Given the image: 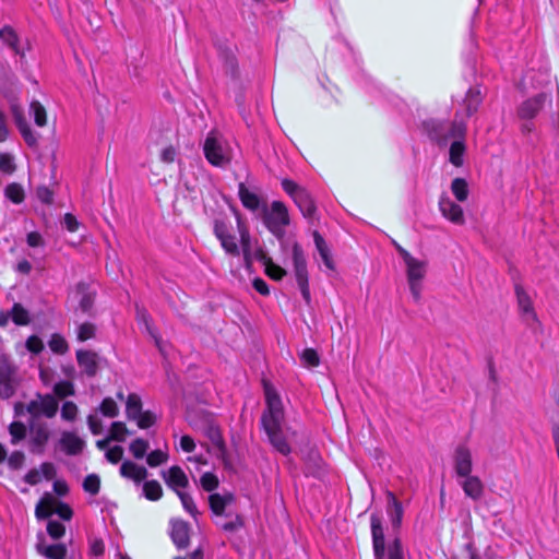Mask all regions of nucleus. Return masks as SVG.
<instances>
[{
	"label": "nucleus",
	"mask_w": 559,
	"mask_h": 559,
	"mask_svg": "<svg viewBox=\"0 0 559 559\" xmlns=\"http://www.w3.org/2000/svg\"><path fill=\"white\" fill-rule=\"evenodd\" d=\"M178 498L181 501L183 509L194 519L198 516L199 511L193 498L187 492H178Z\"/></svg>",
	"instance_id": "obj_47"
},
{
	"label": "nucleus",
	"mask_w": 559,
	"mask_h": 559,
	"mask_svg": "<svg viewBox=\"0 0 559 559\" xmlns=\"http://www.w3.org/2000/svg\"><path fill=\"white\" fill-rule=\"evenodd\" d=\"M99 412L105 417L115 418L119 414V408L112 397H105L99 405Z\"/></svg>",
	"instance_id": "obj_40"
},
{
	"label": "nucleus",
	"mask_w": 559,
	"mask_h": 559,
	"mask_svg": "<svg viewBox=\"0 0 559 559\" xmlns=\"http://www.w3.org/2000/svg\"><path fill=\"white\" fill-rule=\"evenodd\" d=\"M85 492L96 496L100 490V478L97 474H88L83 481Z\"/></svg>",
	"instance_id": "obj_41"
},
{
	"label": "nucleus",
	"mask_w": 559,
	"mask_h": 559,
	"mask_svg": "<svg viewBox=\"0 0 559 559\" xmlns=\"http://www.w3.org/2000/svg\"><path fill=\"white\" fill-rule=\"evenodd\" d=\"M58 401L55 396L47 395H37L35 400H32L27 406V413L31 415V418L40 419V417L51 418L58 412Z\"/></svg>",
	"instance_id": "obj_7"
},
{
	"label": "nucleus",
	"mask_w": 559,
	"mask_h": 559,
	"mask_svg": "<svg viewBox=\"0 0 559 559\" xmlns=\"http://www.w3.org/2000/svg\"><path fill=\"white\" fill-rule=\"evenodd\" d=\"M37 549L40 554L49 559H64L67 556V547L63 544H56L50 546L38 545Z\"/></svg>",
	"instance_id": "obj_33"
},
{
	"label": "nucleus",
	"mask_w": 559,
	"mask_h": 559,
	"mask_svg": "<svg viewBox=\"0 0 559 559\" xmlns=\"http://www.w3.org/2000/svg\"><path fill=\"white\" fill-rule=\"evenodd\" d=\"M237 228L240 236V252H242L245 264L250 266L252 264L251 236L239 214H237Z\"/></svg>",
	"instance_id": "obj_19"
},
{
	"label": "nucleus",
	"mask_w": 559,
	"mask_h": 559,
	"mask_svg": "<svg viewBox=\"0 0 559 559\" xmlns=\"http://www.w3.org/2000/svg\"><path fill=\"white\" fill-rule=\"evenodd\" d=\"M548 96L546 93H538L524 102H522L518 109L516 115L521 120H533L543 110Z\"/></svg>",
	"instance_id": "obj_10"
},
{
	"label": "nucleus",
	"mask_w": 559,
	"mask_h": 559,
	"mask_svg": "<svg viewBox=\"0 0 559 559\" xmlns=\"http://www.w3.org/2000/svg\"><path fill=\"white\" fill-rule=\"evenodd\" d=\"M130 452L132 455L140 460L143 459L147 449H148V442L144 440L143 438H136L130 443Z\"/></svg>",
	"instance_id": "obj_42"
},
{
	"label": "nucleus",
	"mask_w": 559,
	"mask_h": 559,
	"mask_svg": "<svg viewBox=\"0 0 559 559\" xmlns=\"http://www.w3.org/2000/svg\"><path fill=\"white\" fill-rule=\"evenodd\" d=\"M143 495L148 501H158L163 497L162 485L155 479L144 481Z\"/></svg>",
	"instance_id": "obj_31"
},
{
	"label": "nucleus",
	"mask_w": 559,
	"mask_h": 559,
	"mask_svg": "<svg viewBox=\"0 0 559 559\" xmlns=\"http://www.w3.org/2000/svg\"><path fill=\"white\" fill-rule=\"evenodd\" d=\"M514 293L516 296L519 312L522 319L526 322V324L531 326L533 324L539 325L540 322L534 309L532 298L526 293L521 283H514Z\"/></svg>",
	"instance_id": "obj_9"
},
{
	"label": "nucleus",
	"mask_w": 559,
	"mask_h": 559,
	"mask_svg": "<svg viewBox=\"0 0 559 559\" xmlns=\"http://www.w3.org/2000/svg\"><path fill=\"white\" fill-rule=\"evenodd\" d=\"M16 169L14 158L9 153H0V171L4 174H13Z\"/></svg>",
	"instance_id": "obj_53"
},
{
	"label": "nucleus",
	"mask_w": 559,
	"mask_h": 559,
	"mask_svg": "<svg viewBox=\"0 0 559 559\" xmlns=\"http://www.w3.org/2000/svg\"><path fill=\"white\" fill-rule=\"evenodd\" d=\"M405 264L407 282H421L426 274V262L415 258Z\"/></svg>",
	"instance_id": "obj_25"
},
{
	"label": "nucleus",
	"mask_w": 559,
	"mask_h": 559,
	"mask_svg": "<svg viewBox=\"0 0 559 559\" xmlns=\"http://www.w3.org/2000/svg\"><path fill=\"white\" fill-rule=\"evenodd\" d=\"M200 484L205 491L212 492L218 487L219 480L214 473L206 472L201 476Z\"/></svg>",
	"instance_id": "obj_48"
},
{
	"label": "nucleus",
	"mask_w": 559,
	"mask_h": 559,
	"mask_svg": "<svg viewBox=\"0 0 559 559\" xmlns=\"http://www.w3.org/2000/svg\"><path fill=\"white\" fill-rule=\"evenodd\" d=\"M25 346L33 354H39L44 349L43 341L36 335L29 336L26 340Z\"/></svg>",
	"instance_id": "obj_58"
},
{
	"label": "nucleus",
	"mask_w": 559,
	"mask_h": 559,
	"mask_svg": "<svg viewBox=\"0 0 559 559\" xmlns=\"http://www.w3.org/2000/svg\"><path fill=\"white\" fill-rule=\"evenodd\" d=\"M465 144L463 141L452 142L449 151V160L455 167H461L464 163Z\"/></svg>",
	"instance_id": "obj_32"
},
{
	"label": "nucleus",
	"mask_w": 559,
	"mask_h": 559,
	"mask_svg": "<svg viewBox=\"0 0 559 559\" xmlns=\"http://www.w3.org/2000/svg\"><path fill=\"white\" fill-rule=\"evenodd\" d=\"M222 248L225 250L226 253L233 255V257H239L240 255V249L236 241V237L231 235H227L225 238L219 240Z\"/></svg>",
	"instance_id": "obj_43"
},
{
	"label": "nucleus",
	"mask_w": 559,
	"mask_h": 559,
	"mask_svg": "<svg viewBox=\"0 0 559 559\" xmlns=\"http://www.w3.org/2000/svg\"><path fill=\"white\" fill-rule=\"evenodd\" d=\"M49 348L56 354H64L68 350L67 341L59 334H53L48 342Z\"/></svg>",
	"instance_id": "obj_52"
},
{
	"label": "nucleus",
	"mask_w": 559,
	"mask_h": 559,
	"mask_svg": "<svg viewBox=\"0 0 559 559\" xmlns=\"http://www.w3.org/2000/svg\"><path fill=\"white\" fill-rule=\"evenodd\" d=\"M74 296L78 302L75 308L76 314L82 313L87 317H94V305L97 297L95 283L93 281L79 282L75 286Z\"/></svg>",
	"instance_id": "obj_4"
},
{
	"label": "nucleus",
	"mask_w": 559,
	"mask_h": 559,
	"mask_svg": "<svg viewBox=\"0 0 559 559\" xmlns=\"http://www.w3.org/2000/svg\"><path fill=\"white\" fill-rule=\"evenodd\" d=\"M19 384L17 369L7 358L0 357V397L10 399Z\"/></svg>",
	"instance_id": "obj_6"
},
{
	"label": "nucleus",
	"mask_w": 559,
	"mask_h": 559,
	"mask_svg": "<svg viewBox=\"0 0 559 559\" xmlns=\"http://www.w3.org/2000/svg\"><path fill=\"white\" fill-rule=\"evenodd\" d=\"M481 102H483V98L480 95V91L475 90V88H469L468 92L466 93V96L464 99V105L466 108L467 116L474 115L478 110Z\"/></svg>",
	"instance_id": "obj_29"
},
{
	"label": "nucleus",
	"mask_w": 559,
	"mask_h": 559,
	"mask_svg": "<svg viewBox=\"0 0 559 559\" xmlns=\"http://www.w3.org/2000/svg\"><path fill=\"white\" fill-rule=\"evenodd\" d=\"M207 437L211 439L213 445L218 450L219 454L224 456L226 454V444L219 428L216 426H210Z\"/></svg>",
	"instance_id": "obj_35"
},
{
	"label": "nucleus",
	"mask_w": 559,
	"mask_h": 559,
	"mask_svg": "<svg viewBox=\"0 0 559 559\" xmlns=\"http://www.w3.org/2000/svg\"><path fill=\"white\" fill-rule=\"evenodd\" d=\"M370 526L372 535V546L376 559H383L385 556V538L382 521L379 514L372 513L370 516Z\"/></svg>",
	"instance_id": "obj_13"
},
{
	"label": "nucleus",
	"mask_w": 559,
	"mask_h": 559,
	"mask_svg": "<svg viewBox=\"0 0 559 559\" xmlns=\"http://www.w3.org/2000/svg\"><path fill=\"white\" fill-rule=\"evenodd\" d=\"M75 358L82 373L88 378H93L97 374L99 356L96 352L80 348L75 352Z\"/></svg>",
	"instance_id": "obj_11"
},
{
	"label": "nucleus",
	"mask_w": 559,
	"mask_h": 559,
	"mask_svg": "<svg viewBox=\"0 0 559 559\" xmlns=\"http://www.w3.org/2000/svg\"><path fill=\"white\" fill-rule=\"evenodd\" d=\"M123 457V448L120 445H114L112 448L108 449L106 452V459L111 464L119 463Z\"/></svg>",
	"instance_id": "obj_60"
},
{
	"label": "nucleus",
	"mask_w": 559,
	"mask_h": 559,
	"mask_svg": "<svg viewBox=\"0 0 559 559\" xmlns=\"http://www.w3.org/2000/svg\"><path fill=\"white\" fill-rule=\"evenodd\" d=\"M439 210L444 218L456 225L465 223L464 212L461 205L442 194L438 202Z\"/></svg>",
	"instance_id": "obj_15"
},
{
	"label": "nucleus",
	"mask_w": 559,
	"mask_h": 559,
	"mask_svg": "<svg viewBox=\"0 0 559 559\" xmlns=\"http://www.w3.org/2000/svg\"><path fill=\"white\" fill-rule=\"evenodd\" d=\"M429 138L437 142H445L449 138L462 136L465 128L457 122L448 124L441 121H430L426 123Z\"/></svg>",
	"instance_id": "obj_8"
},
{
	"label": "nucleus",
	"mask_w": 559,
	"mask_h": 559,
	"mask_svg": "<svg viewBox=\"0 0 559 559\" xmlns=\"http://www.w3.org/2000/svg\"><path fill=\"white\" fill-rule=\"evenodd\" d=\"M168 460V454L159 449L152 451L148 453L146 457V463L151 467H157L164 463H166Z\"/></svg>",
	"instance_id": "obj_50"
},
{
	"label": "nucleus",
	"mask_w": 559,
	"mask_h": 559,
	"mask_svg": "<svg viewBox=\"0 0 559 559\" xmlns=\"http://www.w3.org/2000/svg\"><path fill=\"white\" fill-rule=\"evenodd\" d=\"M120 474L122 477L141 483L147 477V469L131 461H124L120 466Z\"/></svg>",
	"instance_id": "obj_21"
},
{
	"label": "nucleus",
	"mask_w": 559,
	"mask_h": 559,
	"mask_svg": "<svg viewBox=\"0 0 559 559\" xmlns=\"http://www.w3.org/2000/svg\"><path fill=\"white\" fill-rule=\"evenodd\" d=\"M300 359L308 367H318L320 365V357L314 348H306L300 355Z\"/></svg>",
	"instance_id": "obj_51"
},
{
	"label": "nucleus",
	"mask_w": 559,
	"mask_h": 559,
	"mask_svg": "<svg viewBox=\"0 0 559 559\" xmlns=\"http://www.w3.org/2000/svg\"><path fill=\"white\" fill-rule=\"evenodd\" d=\"M214 235L218 240H222L227 235H231L228 225L223 219H215L214 221V228H213Z\"/></svg>",
	"instance_id": "obj_57"
},
{
	"label": "nucleus",
	"mask_w": 559,
	"mask_h": 559,
	"mask_svg": "<svg viewBox=\"0 0 559 559\" xmlns=\"http://www.w3.org/2000/svg\"><path fill=\"white\" fill-rule=\"evenodd\" d=\"M47 532L52 538L58 539L64 535L66 527L60 522L51 520L47 524Z\"/></svg>",
	"instance_id": "obj_55"
},
{
	"label": "nucleus",
	"mask_w": 559,
	"mask_h": 559,
	"mask_svg": "<svg viewBox=\"0 0 559 559\" xmlns=\"http://www.w3.org/2000/svg\"><path fill=\"white\" fill-rule=\"evenodd\" d=\"M245 522L241 515L237 514L233 521L222 524V530L225 532H236L243 527Z\"/></svg>",
	"instance_id": "obj_61"
},
{
	"label": "nucleus",
	"mask_w": 559,
	"mask_h": 559,
	"mask_svg": "<svg viewBox=\"0 0 559 559\" xmlns=\"http://www.w3.org/2000/svg\"><path fill=\"white\" fill-rule=\"evenodd\" d=\"M170 538L174 545L179 549H186L190 545V525L183 520H174L170 523Z\"/></svg>",
	"instance_id": "obj_18"
},
{
	"label": "nucleus",
	"mask_w": 559,
	"mask_h": 559,
	"mask_svg": "<svg viewBox=\"0 0 559 559\" xmlns=\"http://www.w3.org/2000/svg\"><path fill=\"white\" fill-rule=\"evenodd\" d=\"M19 131H20L21 135L23 136L25 143L29 147H36L37 146V136L32 131V129L29 128L28 124H23V127L20 128Z\"/></svg>",
	"instance_id": "obj_56"
},
{
	"label": "nucleus",
	"mask_w": 559,
	"mask_h": 559,
	"mask_svg": "<svg viewBox=\"0 0 559 559\" xmlns=\"http://www.w3.org/2000/svg\"><path fill=\"white\" fill-rule=\"evenodd\" d=\"M264 272L274 281H281L286 275L285 269L275 264L272 259L267 260V263L264 265Z\"/></svg>",
	"instance_id": "obj_46"
},
{
	"label": "nucleus",
	"mask_w": 559,
	"mask_h": 559,
	"mask_svg": "<svg viewBox=\"0 0 559 559\" xmlns=\"http://www.w3.org/2000/svg\"><path fill=\"white\" fill-rule=\"evenodd\" d=\"M454 471L457 477L471 475L473 471L472 452L466 445L456 447L453 455Z\"/></svg>",
	"instance_id": "obj_16"
},
{
	"label": "nucleus",
	"mask_w": 559,
	"mask_h": 559,
	"mask_svg": "<svg viewBox=\"0 0 559 559\" xmlns=\"http://www.w3.org/2000/svg\"><path fill=\"white\" fill-rule=\"evenodd\" d=\"M209 504L211 511L215 515H223L225 512V509L227 507V501L223 498V495L219 493H211L209 497Z\"/></svg>",
	"instance_id": "obj_39"
},
{
	"label": "nucleus",
	"mask_w": 559,
	"mask_h": 559,
	"mask_svg": "<svg viewBox=\"0 0 559 559\" xmlns=\"http://www.w3.org/2000/svg\"><path fill=\"white\" fill-rule=\"evenodd\" d=\"M9 431L13 444H16L26 437V427L21 421H13L9 427Z\"/></svg>",
	"instance_id": "obj_44"
},
{
	"label": "nucleus",
	"mask_w": 559,
	"mask_h": 559,
	"mask_svg": "<svg viewBox=\"0 0 559 559\" xmlns=\"http://www.w3.org/2000/svg\"><path fill=\"white\" fill-rule=\"evenodd\" d=\"M127 435H129V430L124 423L122 421H114L109 429V436L112 441L123 442L126 440Z\"/></svg>",
	"instance_id": "obj_38"
},
{
	"label": "nucleus",
	"mask_w": 559,
	"mask_h": 559,
	"mask_svg": "<svg viewBox=\"0 0 559 559\" xmlns=\"http://www.w3.org/2000/svg\"><path fill=\"white\" fill-rule=\"evenodd\" d=\"M451 191L459 202H465L468 198V183L464 178H454L451 182Z\"/></svg>",
	"instance_id": "obj_30"
},
{
	"label": "nucleus",
	"mask_w": 559,
	"mask_h": 559,
	"mask_svg": "<svg viewBox=\"0 0 559 559\" xmlns=\"http://www.w3.org/2000/svg\"><path fill=\"white\" fill-rule=\"evenodd\" d=\"M263 222L273 235L281 236L284 227L289 225L286 205L282 201H273L270 209L264 206Z\"/></svg>",
	"instance_id": "obj_3"
},
{
	"label": "nucleus",
	"mask_w": 559,
	"mask_h": 559,
	"mask_svg": "<svg viewBox=\"0 0 559 559\" xmlns=\"http://www.w3.org/2000/svg\"><path fill=\"white\" fill-rule=\"evenodd\" d=\"M461 486L466 497L474 501L479 500L484 495V484L478 476L468 475L463 477Z\"/></svg>",
	"instance_id": "obj_20"
},
{
	"label": "nucleus",
	"mask_w": 559,
	"mask_h": 559,
	"mask_svg": "<svg viewBox=\"0 0 559 559\" xmlns=\"http://www.w3.org/2000/svg\"><path fill=\"white\" fill-rule=\"evenodd\" d=\"M203 152L206 160L216 167H222L226 163L223 154V147L216 139L214 132H210L203 144Z\"/></svg>",
	"instance_id": "obj_12"
},
{
	"label": "nucleus",
	"mask_w": 559,
	"mask_h": 559,
	"mask_svg": "<svg viewBox=\"0 0 559 559\" xmlns=\"http://www.w3.org/2000/svg\"><path fill=\"white\" fill-rule=\"evenodd\" d=\"M26 242L32 248H39L45 246L44 238L37 231H31L26 236Z\"/></svg>",
	"instance_id": "obj_62"
},
{
	"label": "nucleus",
	"mask_w": 559,
	"mask_h": 559,
	"mask_svg": "<svg viewBox=\"0 0 559 559\" xmlns=\"http://www.w3.org/2000/svg\"><path fill=\"white\" fill-rule=\"evenodd\" d=\"M388 514L391 519L392 526L394 528H399L403 519V507L402 503L397 500L395 495L391 491L388 492Z\"/></svg>",
	"instance_id": "obj_23"
},
{
	"label": "nucleus",
	"mask_w": 559,
	"mask_h": 559,
	"mask_svg": "<svg viewBox=\"0 0 559 559\" xmlns=\"http://www.w3.org/2000/svg\"><path fill=\"white\" fill-rule=\"evenodd\" d=\"M31 451L41 452L49 439V430L40 419L29 420Z\"/></svg>",
	"instance_id": "obj_14"
},
{
	"label": "nucleus",
	"mask_w": 559,
	"mask_h": 559,
	"mask_svg": "<svg viewBox=\"0 0 559 559\" xmlns=\"http://www.w3.org/2000/svg\"><path fill=\"white\" fill-rule=\"evenodd\" d=\"M282 188L294 200L305 218L310 222L317 219L316 202L307 189L292 179H283Z\"/></svg>",
	"instance_id": "obj_2"
},
{
	"label": "nucleus",
	"mask_w": 559,
	"mask_h": 559,
	"mask_svg": "<svg viewBox=\"0 0 559 559\" xmlns=\"http://www.w3.org/2000/svg\"><path fill=\"white\" fill-rule=\"evenodd\" d=\"M53 392L59 399H63L70 394V381H61L55 384Z\"/></svg>",
	"instance_id": "obj_64"
},
{
	"label": "nucleus",
	"mask_w": 559,
	"mask_h": 559,
	"mask_svg": "<svg viewBox=\"0 0 559 559\" xmlns=\"http://www.w3.org/2000/svg\"><path fill=\"white\" fill-rule=\"evenodd\" d=\"M24 462V454L21 451H14L8 459V464L11 468L17 469Z\"/></svg>",
	"instance_id": "obj_63"
},
{
	"label": "nucleus",
	"mask_w": 559,
	"mask_h": 559,
	"mask_svg": "<svg viewBox=\"0 0 559 559\" xmlns=\"http://www.w3.org/2000/svg\"><path fill=\"white\" fill-rule=\"evenodd\" d=\"M0 39L8 45L16 55L23 56L19 48V37L11 26H3L0 29Z\"/></svg>",
	"instance_id": "obj_28"
},
{
	"label": "nucleus",
	"mask_w": 559,
	"mask_h": 559,
	"mask_svg": "<svg viewBox=\"0 0 559 559\" xmlns=\"http://www.w3.org/2000/svg\"><path fill=\"white\" fill-rule=\"evenodd\" d=\"M162 477L166 485L176 493L182 492L181 489L189 486L188 476L179 465H173L168 471H163Z\"/></svg>",
	"instance_id": "obj_17"
},
{
	"label": "nucleus",
	"mask_w": 559,
	"mask_h": 559,
	"mask_svg": "<svg viewBox=\"0 0 559 559\" xmlns=\"http://www.w3.org/2000/svg\"><path fill=\"white\" fill-rule=\"evenodd\" d=\"M29 108L32 114L34 115L35 123L38 127H44L46 124V110L44 106L39 102L33 100L31 103Z\"/></svg>",
	"instance_id": "obj_49"
},
{
	"label": "nucleus",
	"mask_w": 559,
	"mask_h": 559,
	"mask_svg": "<svg viewBox=\"0 0 559 559\" xmlns=\"http://www.w3.org/2000/svg\"><path fill=\"white\" fill-rule=\"evenodd\" d=\"M96 332H97L96 324L88 322V321L83 322V323L79 324L76 328V332H75L76 340L79 342H86L88 340L95 338Z\"/></svg>",
	"instance_id": "obj_34"
},
{
	"label": "nucleus",
	"mask_w": 559,
	"mask_h": 559,
	"mask_svg": "<svg viewBox=\"0 0 559 559\" xmlns=\"http://www.w3.org/2000/svg\"><path fill=\"white\" fill-rule=\"evenodd\" d=\"M266 408L261 416V425L267 435L272 445L283 455H288L292 451L286 438L282 432V423L284 419V409L281 396L275 388L267 380H263Z\"/></svg>",
	"instance_id": "obj_1"
},
{
	"label": "nucleus",
	"mask_w": 559,
	"mask_h": 559,
	"mask_svg": "<svg viewBox=\"0 0 559 559\" xmlns=\"http://www.w3.org/2000/svg\"><path fill=\"white\" fill-rule=\"evenodd\" d=\"M238 197L242 206L249 211H257L261 205L259 195L251 192L243 182L238 185Z\"/></svg>",
	"instance_id": "obj_22"
},
{
	"label": "nucleus",
	"mask_w": 559,
	"mask_h": 559,
	"mask_svg": "<svg viewBox=\"0 0 559 559\" xmlns=\"http://www.w3.org/2000/svg\"><path fill=\"white\" fill-rule=\"evenodd\" d=\"M134 420L140 429H148L156 424L157 418L152 411H144Z\"/></svg>",
	"instance_id": "obj_45"
},
{
	"label": "nucleus",
	"mask_w": 559,
	"mask_h": 559,
	"mask_svg": "<svg viewBox=\"0 0 559 559\" xmlns=\"http://www.w3.org/2000/svg\"><path fill=\"white\" fill-rule=\"evenodd\" d=\"M4 195L15 204H20L24 200V190L21 185L12 182L5 187Z\"/></svg>",
	"instance_id": "obj_37"
},
{
	"label": "nucleus",
	"mask_w": 559,
	"mask_h": 559,
	"mask_svg": "<svg viewBox=\"0 0 559 559\" xmlns=\"http://www.w3.org/2000/svg\"><path fill=\"white\" fill-rule=\"evenodd\" d=\"M297 284L300 288L301 295L307 304L310 302V288L307 265L294 269Z\"/></svg>",
	"instance_id": "obj_26"
},
{
	"label": "nucleus",
	"mask_w": 559,
	"mask_h": 559,
	"mask_svg": "<svg viewBox=\"0 0 559 559\" xmlns=\"http://www.w3.org/2000/svg\"><path fill=\"white\" fill-rule=\"evenodd\" d=\"M37 519L43 520L51 514H58L63 520L70 519V507L59 501L53 495L46 492L35 509Z\"/></svg>",
	"instance_id": "obj_5"
},
{
	"label": "nucleus",
	"mask_w": 559,
	"mask_h": 559,
	"mask_svg": "<svg viewBox=\"0 0 559 559\" xmlns=\"http://www.w3.org/2000/svg\"><path fill=\"white\" fill-rule=\"evenodd\" d=\"M388 555L389 559H404L402 542L399 537L389 545Z\"/></svg>",
	"instance_id": "obj_54"
},
{
	"label": "nucleus",
	"mask_w": 559,
	"mask_h": 559,
	"mask_svg": "<svg viewBox=\"0 0 559 559\" xmlns=\"http://www.w3.org/2000/svg\"><path fill=\"white\" fill-rule=\"evenodd\" d=\"M142 400L136 393H130L126 402V414L128 419L134 420L142 411Z\"/></svg>",
	"instance_id": "obj_27"
},
{
	"label": "nucleus",
	"mask_w": 559,
	"mask_h": 559,
	"mask_svg": "<svg viewBox=\"0 0 559 559\" xmlns=\"http://www.w3.org/2000/svg\"><path fill=\"white\" fill-rule=\"evenodd\" d=\"M11 319L17 325H27L29 323V314L21 304H14L11 311Z\"/></svg>",
	"instance_id": "obj_36"
},
{
	"label": "nucleus",
	"mask_w": 559,
	"mask_h": 559,
	"mask_svg": "<svg viewBox=\"0 0 559 559\" xmlns=\"http://www.w3.org/2000/svg\"><path fill=\"white\" fill-rule=\"evenodd\" d=\"M293 262L294 269L307 265L304 250L297 242L293 245Z\"/></svg>",
	"instance_id": "obj_59"
},
{
	"label": "nucleus",
	"mask_w": 559,
	"mask_h": 559,
	"mask_svg": "<svg viewBox=\"0 0 559 559\" xmlns=\"http://www.w3.org/2000/svg\"><path fill=\"white\" fill-rule=\"evenodd\" d=\"M312 236H313L316 248L319 251V254H320L324 265L329 270H334V267H335L334 262H333L330 249H329L324 238L318 230H314Z\"/></svg>",
	"instance_id": "obj_24"
}]
</instances>
